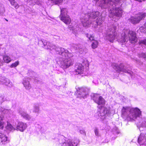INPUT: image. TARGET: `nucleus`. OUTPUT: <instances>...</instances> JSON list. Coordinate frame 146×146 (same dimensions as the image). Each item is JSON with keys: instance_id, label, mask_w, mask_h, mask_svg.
Wrapping results in <instances>:
<instances>
[{"instance_id": "nucleus-30", "label": "nucleus", "mask_w": 146, "mask_h": 146, "mask_svg": "<svg viewBox=\"0 0 146 146\" xmlns=\"http://www.w3.org/2000/svg\"><path fill=\"white\" fill-rule=\"evenodd\" d=\"M39 108L38 107L36 106L34 108V112H38L39 111Z\"/></svg>"}, {"instance_id": "nucleus-13", "label": "nucleus", "mask_w": 146, "mask_h": 146, "mask_svg": "<svg viewBox=\"0 0 146 146\" xmlns=\"http://www.w3.org/2000/svg\"><path fill=\"white\" fill-rule=\"evenodd\" d=\"M23 84L24 86L27 89H30L31 88V86L30 84L29 81L25 79L24 80Z\"/></svg>"}, {"instance_id": "nucleus-10", "label": "nucleus", "mask_w": 146, "mask_h": 146, "mask_svg": "<svg viewBox=\"0 0 146 146\" xmlns=\"http://www.w3.org/2000/svg\"><path fill=\"white\" fill-rule=\"evenodd\" d=\"M27 127V125L25 123L22 122H19L18 123L16 128L17 130L23 132L26 129Z\"/></svg>"}, {"instance_id": "nucleus-35", "label": "nucleus", "mask_w": 146, "mask_h": 146, "mask_svg": "<svg viewBox=\"0 0 146 146\" xmlns=\"http://www.w3.org/2000/svg\"><path fill=\"white\" fill-rule=\"evenodd\" d=\"M116 23H115V24H114V25L113 26V27H116L117 26H116Z\"/></svg>"}, {"instance_id": "nucleus-2", "label": "nucleus", "mask_w": 146, "mask_h": 146, "mask_svg": "<svg viewBox=\"0 0 146 146\" xmlns=\"http://www.w3.org/2000/svg\"><path fill=\"white\" fill-rule=\"evenodd\" d=\"M100 15V13L98 11H93L89 13L86 14L84 19L82 20V23L84 27H90L89 21H91L98 17Z\"/></svg>"}, {"instance_id": "nucleus-16", "label": "nucleus", "mask_w": 146, "mask_h": 146, "mask_svg": "<svg viewBox=\"0 0 146 146\" xmlns=\"http://www.w3.org/2000/svg\"><path fill=\"white\" fill-rule=\"evenodd\" d=\"M98 42L97 40H94L91 44L92 48L94 49L97 48L98 45Z\"/></svg>"}, {"instance_id": "nucleus-20", "label": "nucleus", "mask_w": 146, "mask_h": 146, "mask_svg": "<svg viewBox=\"0 0 146 146\" xmlns=\"http://www.w3.org/2000/svg\"><path fill=\"white\" fill-rule=\"evenodd\" d=\"M3 59L5 62L7 63L11 61L10 58L7 55L4 56L3 57Z\"/></svg>"}, {"instance_id": "nucleus-38", "label": "nucleus", "mask_w": 146, "mask_h": 146, "mask_svg": "<svg viewBox=\"0 0 146 146\" xmlns=\"http://www.w3.org/2000/svg\"><path fill=\"white\" fill-rule=\"evenodd\" d=\"M5 19V20H6L7 21H8V20L7 19Z\"/></svg>"}, {"instance_id": "nucleus-19", "label": "nucleus", "mask_w": 146, "mask_h": 146, "mask_svg": "<svg viewBox=\"0 0 146 146\" xmlns=\"http://www.w3.org/2000/svg\"><path fill=\"white\" fill-rule=\"evenodd\" d=\"M0 141H1V142L2 144H5V143H7V137L3 134L1 138L0 139Z\"/></svg>"}, {"instance_id": "nucleus-27", "label": "nucleus", "mask_w": 146, "mask_h": 146, "mask_svg": "<svg viewBox=\"0 0 146 146\" xmlns=\"http://www.w3.org/2000/svg\"><path fill=\"white\" fill-rule=\"evenodd\" d=\"M127 112L126 108L124 107H123L122 109V114L123 115H125Z\"/></svg>"}, {"instance_id": "nucleus-25", "label": "nucleus", "mask_w": 146, "mask_h": 146, "mask_svg": "<svg viewBox=\"0 0 146 146\" xmlns=\"http://www.w3.org/2000/svg\"><path fill=\"white\" fill-rule=\"evenodd\" d=\"M3 83L7 86H9V84H10V82L9 80L6 79L4 80Z\"/></svg>"}, {"instance_id": "nucleus-4", "label": "nucleus", "mask_w": 146, "mask_h": 146, "mask_svg": "<svg viewBox=\"0 0 146 146\" xmlns=\"http://www.w3.org/2000/svg\"><path fill=\"white\" fill-rule=\"evenodd\" d=\"M146 16L145 13H141L137 15L135 17H131L130 21L133 24L138 23L141 20L144 19Z\"/></svg>"}, {"instance_id": "nucleus-26", "label": "nucleus", "mask_w": 146, "mask_h": 146, "mask_svg": "<svg viewBox=\"0 0 146 146\" xmlns=\"http://www.w3.org/2000/svg\"><path fill=\"white\" fill-rule=\"evenodd\" d=\"M19 64V62L17 61L14 63H12L11 65V68H14L16 67Z\"/></svg>"}, {"instance_id": "nucleus-39", "label": "nucleus", "mask_w": 146, "mask_h": 146, "mask_svg": "<svg viewBox=\"0 0 146 146\" xmlns=\"http://www.w3.org/2000/svg\"><path fill=\"white\" fill-rule=\"evenodd\" d=\"M1 59H0V63H1Z\"/></svg>"}, {"instance_id": "nucleus-5", "label": "nucleus", "mask_w": 146, "mask_h": 146, "mask_svg": "<svg viewBox=\"0 0 146 146\" xmlns=\"http://www.w3.org/2000/svg\"><path fill=\"white\" fill-rule=\"evenodd\" d=\"M129 40L130 43L135 44L137 41V38L136 33L132 31H129L128 33Z\"/></svg>"}, {"instance_id": "nucleus-21", "label": "nucleus", "mask_w": 146, "mask_h": 146, "mask_svg": "<svg viewBox=\"0 0 146 146\" xmlns=\"http://www.w3.org/2000/svg\"><path fill=\"white\" fill-rule=\"evenodd\" d=\"M86 36L91 41L95 40L94 35L92 34H90L89 35L88 34H87Z\"/></svg>"}, {"instance_id": "nucleus-34", "label": "nucleus", "mask_w": 146, "mask_h": 146, "mask_svg": "<svg viewBox=\"0 0 146 146\" xmlns=\"http://www.w3.org/2000/svg\"><path fill=\"white\" fill-rule=\"evenodd\" d=\"M63 54H64V55H65V56H66V55H67L68 56V55L66 53V52H62V53Z\"/></svg>"}, {"instance_id": "nucleus-15", "label": "nucleus", "mask_w": 146, "mask_h": 146, "mask_svg": "<svg viewBox=\"0 0 146 146\" xmlns=\"http://www.w3.org/2000/svg\"><path fill=\"white\" fill-rule=\"evenodd\" d=\"M19 112L21 115L24 118L28 120L30 118L29 115L26 112L23 111H20Z\"/></svg>"}, {"instance_id": "nucleus-14", "label": "nucleus", "mask_w": 146, "mask_h": 146, "mask_svg": "<svg viewBox=\"0 0 146 146\" xmlns=\"http://www.w3.org/2000/svg\"><path fill=\"white\" fill-rule=\"evenodd\" d=\"M77 94H78L80 95L84 94L86 93V88L82 87L78 88V89H77Z\"/></svg>"}, {"instance_id": "nucleus-22", "label": "nucleus", "mask_w": 146, "mask_h": 146, "mask_svg": "<svg viewBox=\"0 0 146 146\" xmlns=\"http://www.w3.org/2000/svg\"><path fill=\"white\" fill-rule=\"evenodd\" d=\"M7 124L6 126L7 129L10 130L13 129L14 127L8 121H7Z\"/></svg>"}, {"instance_id": "nucleus-18", "label": "nucleus", "mask_w": 146, "mask_h": 146, "mask_svg": "<svg viewBox=\"0 0 146 146\" xmlns=\"http://www.w3.org/2000/svg\"><path fill=\"white\" fill-rule=\"evenodd\" d=\"M103 19H104V18L101 17H99L97 19L96 22L98 25H100L102 24L103 22Z\"/></svg>"}, {"instance_id": "nucleus-11", "label": "nucleus", "mask_w": 146, "mask_h": 146, "mask_svg": "<svg viewBox=\"0 0 146 146\" xmlns=\"http://www.w3.org/2000/svg\"><path fill=\"white\" fill-rule=\"evenodd\" d=\"M138 142L141 145L146 144V136L140 135L138 138Z\"/></svg>"}, {"instance_id": "nucleus-12", "label": "nucleus", "mask_w": 146, "mask_h": 146, "mask_svg": "<svg viewBox=\"0 0 146 146\" xmlns=\"http://www.w3.org/2000/svg\"><path fill=\"white\" fill-rule=\"evenodd\" d=\"M117 33L115 31V29H113L110 31L109 34V37L110 40H113L115 39Z\"/></svg>"}, {"instance_id": "nucleus-17", "label": "nucleus", "mask_w": 146, "mask_h": 146, "mask_svg": "<svg viewBox=\"0 0 146 146\" xmlns=\"http://www.w3.org/2000/svg\"><path fill=\"white\" fill-rule=\"evenodd\" d=\"M69 146H77L78 145L77 141L76 140H72L68 142Z\"/></svg>"}, {"instance_id": "nucleus-24", "label": "nucleus", "mask_w": 146, "mask_h": 146, "mask_svg": "<svg viewBox=\"0 0 146 146\" xmlns=\"http://www.w3.org/2000/svg\"><path fill=\"white\" fill-rule=\"evenodd\" d=\"M1 121H0V129H3L4 127V124H5V122L2 121L3 120V119H1Z\"/></svg>"}, {"instance_id": "nucleus-40", "label": "nucleus", "mask_w": 146, "mask_h": 146, "mask_svg": "<svg viewBox=\"0 0 146 146\" xmlns=\"http://www.w3.org/2000/svg\"><path fill=\"white\" fill-rule=\"evenodd\" d=\"M145 123H146V122Z\"/></svg>"}, {"instance_id": "nucleus-41", "label": "nucleus", "mask_w": 146, "mask_h": 146, "mask_svg": "<svg viewBox=\"0 0 146 146\" xmlns=\"http://www.w3.org/2000/svg\"><path fill=\"white\" fill-rule=\"evenodd\" d=\"M146 29V28H145Z\"/></svg>"}, {"instance_id": "nucleus-1", "label": "nucleus", "mask_w": 146, "mask_h": 146, "mask_svg": "<svg viewBox=\"0 0 146 146\" xmlns=\"http://www.w3.org/2000/svg\"><path fill=\"white\" fill-rule=\"evenodd\" d=\"M92 98L94 102L98 105L97 107L99 109L101 110L104 108L103 112L105 115L110 113V110L106 107H104L106 104V101L101 96H100L99 94H94L92 96Z\"/></svg>"}, {"instance_id": "nucleus-9", "label": "nucleus", "mask_w": 146, "mask_h": 146, "mask_svg": "<svg viewBox=\"0 0 146 146\" xmlns=\"http://www.w3.org/2000/svg\"><path fill=\"white\" fill-rule=\"evenodd\" d=\"M76 68L75 70L76 74H83L84 68V66L81 64L79 63L76 65Z\"/></svg>"}, {"instance_id": "nucleus-6", "label": "nucleus", "mask_w": 146, "mask_h": 146, "mask_svg": "<svg viewBox=\"0 0 146 146\" xmlns=\"http://www.w3.org/2000/svg\"><path fill=\"white\" fill-rule=\"evenodd\" d=\"M61 66L64 69H66L71 65H72L73 63L69 57L65 59L61 63Z\"/></svg>"}, {"instance_id": "nucleus-37", "label": "nucleus", "mask_w": 146, "mask_h": 146, "mask_svg": "<svg viewBox=\"0 0 146 146\" xmlns=\"http://www.w3.org/2000/svg\"><path fill=\"white\" fill-rule=\"evenodd\" d=\"M145 25L146 26V23H145Z\"/></svg>"}, {"instance_id": "nucleus-28", "label": "nucleus", "mask_w": 146, "mask_h": 146, "mask_svg": "<svg viewBox=\"0 0 146 146\" xmlns=\"http://www.w3.org/2000/svg\"><path fill=\"white\" fill-rule=\"evenodd\" d=\"M139 44H143L146 45V39L139 40Z\"/></svg>"}, {"instance_id": "nucleus-3", "label": "nucleus", "mask_w": 146, "mask_h": 146, "mask_svg": "<svg viewBox=\"0 0 146 146\" xmlns=\"http://www.w3.org/2000/svg\"><path fill=\"white\" fill-rule=\"evenodd\" d=\"M67 10L66 8H62L61 9V13L60 15V20L66 24H69L71 20L69 16L67 14Z\"/></svg>"}, {"instance_id": "nucleus-23", "label": "nucleus", "mask_w": 146, "mask_h": 146, "mask_svg": "<svg viewBox=\"0 0 146 146\" xmlns=\"http://www.w3.org/2000/svg\"><path fill=\"white\" fill-rule=\"evenodd\" d=\"M5 9L3 5H0V15H2L5 12Z\"/></svg>"}, {"instance_id": "nucleus-31", "label": "nucleus", "mask_w": 146, "mask_h": 146, "mask_svg": "<svg viewBox=\"0 0 146 146\" xmlns=\"http://www.w3.org/2000/svg\"><path fill=\"white\" fill-rule=\"evenodd\" d=\"M11 4L12 5H13L14 4V3H13L14 2H15V0H9Z\"/></svg>"}, {"instance_id": "nucleus-33", "label": "nucleus", "mask_w": 146, "mask_h": 146, "mask_svg": "<svg viewBox=\"0 0 146 146\" xmlns=\"http://www.w3.org/2000/svg\"><path fill=\"white\" fill-rule=\"evenodd\" d=\"M127 39V37L125 35H124L123 37V41L125 42Z\"/></svg>"}, {"instance_id": "nucleus-7", "label": "nucleus", "mask_w": 146, "mask_h": 146, "mask_svg": "<svg viewBox=\"0 0 146 146\" xmlns=\"http://www.w3.org/2000/svg\"><path fill=\"white\" fill-rule=\"evenodd\" d=\"M119 65L121 66L122 68L120 67L119 66H118L117 64L115 63L113 64L112 66L113 68L117 72L119 73L121 71L125 72H128V71L124 68L125 66L123 65V63H120Z\"/></svg>"}, {"instance_id": "nucleus-8", "label": "nucleus", "mask_w": 146, "mask_h": 146, "mask_svg": "<svg viewBox=\"0 0 146 146\" xmlns=\"http://www.w3.org/2000/svg\"><path fill=\"white\" fill-rule=\"evenodd\" d=\"M131 110L133 113L132 115L133 119H136L137 117H140L141 115V111L137 108H133Z\"/></svg>"}, {"instance_id": "nucleus-36", "label": "nucleus", "mask_w": 146, "mask_h": 146, "mask_svg": "<svg viewBox=\"0 0 146 146\" xmlns=\"http://www.w3.org/2000/svg\"><path fill=\"white\" fill-rule=\"evenodd\" d=\"M145 56H144L143 58H146V55H144Z\"/></svg>"}, {"instance_id": "nucleus-32", "label": "nucleus", "mask_w": 146, "mask_h": 146, "mask_svg": "<svg viewBox=\"0 0 146 146\" xmlns=\"http://www.w3.org/2000/svg\"><path fill=\"white\" fill-rule=\"evenodd\" d=\"M95 133L96 135H98V131L97 129H96L95 131Z\"/></svg>"}, {"instance_id": "nucleus-29", "label": "nucleus", "mask_w": 146, "mask_h": 146, "mask_svg": "<svg viewBox=\"0 0 146 146\" xmlns=\"http://www.w3.org/2000/svg\"><path fill=\"white\" fill-rule=\"evenodd\" d=\"M13 3H14V4L13 5L14 6V7L16 9L18 8L19 7V6L18 5V4L16 2H14Z\"/></svg>"}]
</instances>
